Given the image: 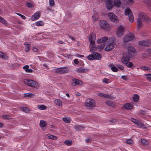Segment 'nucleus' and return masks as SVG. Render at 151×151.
I'll return each mask as SVG.
<instances>
[{
  "mask_svg": "<svg viewBox=\"0 0 151 151\" xmlns=\"http://www.w3.org/2000/svg\"><path fill=\"white\" fill-rule=\"evenodd\" d=\"M138 15L139 18L137 19V29H139L143 26V22L146 21L148 23H149L151 20L145 13L140 12L138 14Z\"/></svg>",
  "mask_w": 151,
  "mask_h": 151,
  "instance_id": "f257e3e1",
  "label": "nucleus"
},
{
  "mask_svg": "<svg viewBox=\"0 0 151 151\" xmlns=\"http://www.w3.org/2000/svg\"><path fill=\"white\" fill-rule=\"evenodd\" d=\"M24 82L28 86L32 87L37 88L39 86L37 83L32 80L25 79Z\"/></svg>",
  "mask_w": 151,
  "mask_h": 151,
  "instance_id": "f03ea898",
  "label": "nucleus"
},
{
  "mask_svg": "<svg viewBox=\"0 0 151 151\" xmlns=\"http://www.w3.org/2000/svg\"><path fill=\"white\" fill-rule=\"evenodd\" d=\"M125 15L128 16L129 21L132 23L134 21V17L132 11L129 8H127L124 12Z\"/></svg>",
  "mask_w": 151,
  "mask_h": 151,
  "instance_id": "7ed1b4c3",
  "label": "nucleus"
},
{
  "mask_svg": "<svg viewBox=\"0 0 151 151\" xmlns=\"http://www.w3.org/2000/svg\"><path fill=\"white\" fill-rule=\"evenodd\" d=\"M68 70V68L66 67L57 68L54 69V71L55 73L60 74L66 73Z\"/></svg>",
  "mask_w": 151,
  "mask_h": 151,
  "instance_id": "20e7f679",
  "label": "nucleus"
},
{
  "mask_svg": "<svg viewBox=\"0 0 151 151\" xmlns=\"http://www.w3.org/2000/svg\"><path fill=\"white\" fill-rule=\"evenodd\" d=\"M108 16L110 20L112 22L115 23L119 22L118 19L116 16L112 12H109L108 14Z\"/></svg>",
  "mask_w": 151,
  "mask_h": 151,
  "instance_id": "39448f33",
  "label": "nucleus"
},
{
  "mask_svg": "<svg viewBox=\"0 0 151 151\" xmlns=\"http://www.w3.org/2000/svg\"><path fill=\"white\" fill-rule=\"evenodd\" d=\"M99 24L103 29L105 30L108 29L109 27V25L107 22L104 20H101L99 22Z\"/></svg>",
  "mask_w": 151,
  "mask_h": 151,
  "instance_id": "423d86ee",
  "label": "nucleus"
},
{
  "mask_svg": "<svg viewBox=\"0 0 151 151\" xmlns=\"http://www.w3.org/2000/svg\"><path fill=\"white\" fill-rule=\"evenodd\" d=\"M134 38V36L132 33H130L126 35L124 38V42H127L133 40Z\"/></svg>",
  "mask_w": 151,
  "mask_h": 151,
  "instance_id": "0eeeda50",
  "label": "nucleus"
},
{
  "mask_svg": "<svg viewBox=\"0 0 151 151\" xmlns=\"http://www.w3.org/2000/svg\"><path fill=\"white\" fill-rule=\"evenodd\" d=\"M131 57V56L127 54H124L121 60L122 62L125 64H127L129 61Z\"/></svg>",
  "mask_w": 151,
  "mask_h": 151,
  "instance_id": "6e6552de",
  "label": "nucleus"
},
{
  "mask_svg": "<svg viewBox=\"0 0 151 151\" xmlns=\"http://www.w3.org/2000/svg\"><path fill=\"white\" fill-rule=\"evenodd\" d=\"M85 105L88 108L94 106V101L91 99H87L86 101Z\"/></svg>",
  "mask_w": 151,
  "mask_h": 151,
  "instance_id": "1a4fd4ad",
  "label": "nucleus"
},
{
  "mask_svg": "<svg viewBox=\"0 0 151 151\" xmlns=\"http://www.w3.org/2000/svg\"><path fill=\"white\" fill-rule=\"evenodd\" d=\"M124 28L122 26H120L117 28L116 31V34L118 37H121L124 32Z\"/></svg>",
  "mask_w": 151,
  "mask_h": 151,
  "instance_id": "9d476101",
  "label": "nucleus"
},
{
  "mask_svg": "<svg viewBox=\"0 0 151 151\" xmlns=\"http://www.w3.org/2000/svg\"><path fill=\"white\" fill-rule=\"evenodd\" d=\"M128 53L127 54L130 56L132 57L134 55L135 53L136 50L133 47H129L128 48Z\"/></svg>",
  "mask_w": 151,
  "mask_h": 151,
  "instance_id": "9b49d317",
  "label": "nucleus"
},
{
  "mask_svg": "<svg viewBox=\"0 0 151 151\" xmlns=\"http://www.w3.org/2000/svg\"><path fill=\"white\" fill-rule=\"evenodd\" d=\"M115 44V42H112L110 43L105 48L104 50L106 51H109L112 50L114 48Z\"/></svg>",
  "mask_w": 151,
  "mask_h": 151,
  "instance_id": "f8f14e48",
  "label": "nucleus"
},
{
  "mask_svg": "<svg viewBox=\"0 0 151 151\" xmlns=\"http://www.w3.org/2000/svg\"><path fill=\"white\" fill-rule=\"evenodd\" d=\"M90 51L91 52H93L96 50L97 47L95 44V42H90L89 45Z\"/></svg>",
  "mask_w": 151,
  "mask_h": 151,
  "instance_id": "ddd939ff",
  "label": "nucleus"
},
{
  "mask_svg": "<svg viewBox=\"0 0 151 151\" xmlns=\"http://www.w3.org/2000/svg\"><path fill=\"white\" fill-rule=\"evenodd\" d=\"M139 43L140 45L144 46H149L151 45V42L148 40L140 41Z\"/></svg>",
  "mask_w": 151,
  "mask_h": 151,
  "instance_id": "4468645a",
  "label": "nucleus"
},
{
  "mask_svg": "<svg viewBox=\"0 0 151 151\" xmlns=\"http://www.w3.org/2000/svg\"><path fill=\"white\" fill-rule=\"evenodd\" d=\"M40 13L39 12H35L31 17V19L32 21L37 20L40 17Z\"/></svg>",
  "mask_w": 151,
  "mask_h": 151,
  "instance_id": "2eb2a0df",
  "label": "nucleus"
},
{
  "mask_svg": "<svg viewBox=\"0 0 151 151\" xmlns=\"http://www.w3.org/2000/svg\"><path fill=\"white\" fill-rule=\"evenodd\" d=\"M96 37V34L94 32H92L89 36L88 40L89 42H95Z\"/></svg>",
  "mask_w": 151,
  "mask_h": 151,
  "instance_id": "dca6fc26",
  "label": "nucleus"
},
{
  "mask_svg": "<svg viewBox=\"0 0 151 151\" xmlns=\"http://www.w3.org/2000/svg\"><path fill=\"white\" fill-rule=\"evenodd\" d=\"M132 121L134 122L136 125H137L139 127L141 128H144L145 125L143 123L140 121L136 120V119L133 118L132 119Z\"/></svg>",
  "mask_w": 151,
  "mask_h": 151,
  "instance_id": "f3484780",
  "label": "nucleus"
},
{
  "mask_svg": "<svg viewBox=\"0 0 151 151\" xmlns=\"http://www.w3.org/2000/svg\"><path fill=\"white\" fill-rule=\"evenodd\" d=\"M108 38L106 36L103 37L97 40V42L98 43H101L104 42L106 41L107 40Z\"/></svg>",
  "mask_w": 151,
  "mask_h": 151,
  "instance_id": "a211bd4d",
  "label": "nucleus"
},
{
  "mask_svg": "<svg viewBox=\"0 0 151 151\" xmlns=\"http://www.w3.org/2000/svg\"><path fill=\"white\" fill-rule=\"evenodd\" d=\"M113 7V4L111 1V0H107L106 4V7L107 9L111 10Z\"/></svg>",
  "mask_w": 151,
  "mask_h": 151,
  "instance_id": "6ab92c4d",
  "label": "nucleus"
},
{
  "mask_svg": "<svg viewBox=\"0 0 151 151\" xmlns=\"http://www.w3.org/2000/svg\"><path fill=\"white\" fill-rule=\"evenodd\" d=\"M124 107L127 110H131L133 109V105L131 104L127 103L124 105Z\"/></svg>",
  "mask_w": 151,
  "mask_h": 151,
  "instance_id": "aec40b11",
  "label": "nucleus"
},
{
  "mask_svg": "<svg viewBox=\"0 0 151 151\" xmlns=\"http://www.w3.org/2000/svg\"><path fill=\"white\" fill-rule=\"evenodd\" d=\"M95 60H100L101 58V55L98 52H93Z\"/></svg>",
  "mask_w": 151,
  "mask_h": 151,
  "instance_id": "412c9836",
  "label": "nucleus"
},
{
  "mask_svg": "<svg viewBox=\"0 0 151 151\" xmlns=\"http://www.w3.org/2000/svg\"><path fill=\"white\" fill-rule=\"evenodd\" d=\"M54 103L55 104L59 106H62V102L59 99H55L54 101Z\"/></svg>",
  "mask_w": 151,
  "mask_h": 151,
  "instance_id": "4be33fe9",
  "label": "nucleus"
},
{
  "mask_svg": "<svg viewBox=\"0 0 151 151\" xmlns=\"http://www.w3.org/2000/svg\"><path fill=\"white\" fill-rule=\"evenodd\" d=\"M111 70L114 72H116L118 71V69L113 64H111L109 65Z\"/></svg>",
  "mask_w": 151,
  "mask_h": 151,
  "instance_id": "5701e85b",
  "label": "nucleus"
},
{
  "mask_svg": "<svg viewBox=\"0 0 151 151\" xmlns=\"http://www.w3.org/2000/svg\"><path fill=\"white\" fill-rule=\"evenodd\" d=\"M72 82L71 83L72 85L73 86H75L76 85L79 84V82L80 81L79 80L76 79H73L72 80Z\"/></svg>",
  "mask_w": 151,
  "mask_h": 151,
  "instance_id": "b1692460",
  "label": "nucleus"
},
{
  "mask_svg": "<svg viewBox=\"0 0 151 151\" xmlns=\"http://www.w3.org/2000/svg\"><path fill=\"white\" fill-rule=\"evenodd\" d=\"M24 45L25 46V51L26 52H27L29 51L30 48V45L28 44L27 42L24 43Z\"/></svg>",
  "mask_w": 151,
  "mask_h": 151,
  "instance_id": "393cba45",
  "label": "nucleus"
},
{
  "mask_svg": "<svg viewBox=\"0 0 151 151\" xmlns=\"http://www.w3.org/2000/svg\"><path fill=\"white\" fill-rule=\"evenodd\" d=\"M114 5L116 7H119L121 4V2L120 0H114Z\"/></svg>",
  "mask_w": 151,
  "mask_h": 151,
  "instance_id": "a878e982",
  "label": "nucleus"
},
{
  "mask_svg": "<svg viewBox=\"0 0 151 151\" xmlns=\"http://www.w3.org/2000/svg\"><path fill=\"white\" fill-rule=\"evenodd\" d=\"M98 96H100L103 97L107 99H110L111 98V97L110 95L103 93H99L98 94Z\"/></svg>",
  "mask_w": 151,
  "mask_h": 151,
  "instance_id": "bb28decb",
  "label": "nucleus"
},
{
  "mask_svg": "<svg viewBox=\"0 0 151 151\" xmlns=\"http://www.w3.org/2000/svg\"><path fill=\"white\" fill-rule=\"evenodd\" d=\"M63 120L65 123H70V122L71 119L70 117H66L63 118Z\"/></svg>",
  "mask_w": 151,
  "mask_h": 151,
  "instance_id": "cd10ccee",
  "label": "nucleus"
},
{
  "mask_svg": "<svg viewBox=\"0 0 151 151\" xmlns=\"http://www.w3.org/2000/svg\"><path fill=\"white\" fill-rule=\"evenodd\" d=\"M0 22L3 24H4L6 26L8 24L4 19L1 16H0Z\"/></svg>",
  "mask_w": 151,
  "mask_h": 151,
  "instance_id": "c85d7f7f",
  "label": "nucleus"
},
{
  "mask_svg": "<svg viewBox=\"0 0 151 151\" xmlns=\"http://www.w3.org/2000/svg\"><path fill=\"white\" fill-rule=\"evenodd\" d=\"M40 127H46V124L45 121L43 120H41L40 123Z\"/></svg>",
  "mask_w": 151,
  "mask_h": 151,
  "instance_id": "c756f323",
  "label": "nucleus"
},
{
  "mask_svg": "<svg viewBox=\"0 0 151 151\" xmlns=\"http://www.w3.org/2000/svg\"><path fill=\"white\" fill-rule=\"evenodd\" d=\"M88 69H85V68H77V71L79 73H82L87 71Z\"/></svg>",
  "mask_w": 151,
  "mask_h": 151,
  "instance_id": "7c9ffc66",
  "label": "nucleus"
},
{
  "mask_svg": "<svg viewBox=\"0 0 151 151\" xmlns=\"http://www.w3.org/2000/svg\"><path fill=\"white\" fill-rule=\"evenodd\" d=\"M35 24L37 26H42L44 25V23L41 21L36 22Z\"/></svg>",
  "mask_w": 151,
  "mask_h": 151,
  "instance_id": "2f4dec72",
  "label": "nucleus"
},
{
  "mask_svg": "<svg viewBox=\"0 0 151 151\" xmlns=\"http://www.w3.org/2000/svg\"><path fill=\"white\" fill-rule=\"evenodd\" d=\"M46 137L48 139H55L57 138L54 135L49 134H47L46 135Z\"/></svg>",
  "mask_w": 151,
  "mask_h": 151,
  "instance_id": "473e14b6",
  "label": "nucleus"
},
{
  "mask_svg": "<svg viewBox=\"0 0 151 151\" xmlns=\"http://www.w3.org/2000/svg\"><path fill=\"white\" fill-rule=\"evenodd\" d=\"M37 108L40 110H45L46 109V106L43 105H38L37 106Z\"/></svg>",
  "mask_w": 151,
  "mask_h": 151,
  "instance_id": "72a5a7b5",
  "label": "nucleus"
},
{
  "mask_svg": "<svg viewBox=\"0 0 151 151\" xmlns=\"http://www.w3.org/2000/svg\"><path fill=\"white\" fill-rule=\"evenodd\" d=\"M88 59L90 60H95V58H94V55L93 53L92 54L89 55L87 57Z\"/></svg>",
  "mask_w": 151,
  "mask_h": 151,
  "instance_id": "f704fd0d",
  "label": "nucleus"
},
{
  "mask_svg": "<svg viewBox=\"0 0 151 151\" xmlns=\"http://www.w3.org/2000/svg\"><path fill=\"white\" fill-rule=\"evenodd\" d=\"M83 127L82 126L79 125H77L74 126V128L76 131H79L81 130Z\"/></svg>",
  "mask_w": 151,
  "mask_h": 151,
  "instance_id": "c9c22d12",
  "label": "nucleus"
},
{
  "mask_svg": "<svg viewBox=\"0 0 151 151\" xmlns=\"http://www.w3.org/2000/svg\"><path fill=\"white\" fill-rule=\"evenodd\" d=\"M133 99L134 102H137L139 99V96L138 95L135 94L133 97Z\"/></svg>",
  "mask_w": 151,
  "mask_h": 151,
  "instance_id": "e433bc0d",
  "label": "nucleus"
},
{
  "mask_svg": "<svg viewBox=\"0 0 151 151\" xmlns=\"http://www.w3.org/2000/svg\"><path fill=\"white\" fill-rule=\"evenodd\" d=\"M140 69L143 70L150 71V68L146 66H143L140 67Z\"/></svg>",
  "mask_w": 151,
  "mask_h": 151,
  "instance_id": "4c0bfd02",
  "label": "nucleus"
},
{
  "mask_svg": "<svg viewBox=\"0 0 151 151\" xmlns=\"http://www.w3.org/2000/svg\"><path fill=\"white\" fill-rule=\"evenodd\" d=\"M64 143L66 145L68 146H70L72 144V141L71 140H66L65 142Z\"/></svg>",
  "mask_w": 151,
  "mask_h": 151,
  "instance_id": "58836bf2",
  "label": "nucleus"
},
{
  "mask_svg": "<svg viewBox=\"0 0 151 151\" xmlns=\"http://www.w3.org/2000/svg\"><path fill=\"white\" fill-rule=\"evenodd\" d=\"M24 96L26 97H32L33 96V94L32 93H25L24 94Z\"/></svg>",
  "mask_w": 151,
  "mask_h": 151,
  "instance_id": "ea45409f",
  "label": "nucleus"
},
{
  "mask_svg": "<svg viewBox=\"0 0 151 151\" xmlns=\"http://www.w3.org/2000/svg\"><path fill=\"white\" fill-rule=\"evenodd\" d=\"M110 80L106 78H104L102 80V82L104 83H109Z\"/></svg>",
  "mask_w": 151,
  "mask_h": 151,
  "instance_id": "a19ab883",
  "label": "nucleus"
},
{
  "mask_svg": "<svg viewBox=\"0 0 151 151\" xmlns=\"http://www.w3.org/2000/svg\"><path fill=\"white\" fill-rule=\"evenodd\" d=\"M49 5L50 7L54 6L55 4L54 0H49Z\"/></svg>",
  "mask_w": 151,
  "mask_h": 151,
  "instance_id": "79ce46f5",
  "label": "nucleus"
},
{
  "mask_svg": "<svg viewBox=\"0 0 151 151\" xmlns=\"http://www.w3.org/2000/svg\"><path fill=\"white\" fill-rule=\"evenodd\" d=\"M144 2L148 5L151 6V1L150 0H144Z\"/></svg>",
  "mask_w": 151,
  "mask_h": 151,
  "instance_id": "37998d69",
  "label": "nucleus"
},
{
  "mask_svg": "<svg viewBox=\"0 0 151 151\" xmlns=\"http://www.w3.org/2000/svg\"><path fill=\"white\" fill-rule=\"evenodd\" d=\"M141 142L142 143L145 145H146L148 144V143L147 141L145 139H142L141 140Z\"/></svg>",
  "mask_w": 151,
  "mask_h": 151,
  "instance_id": "c03bdc74",
  "label": "nucleus"
},
{
  "mask_svg": "<svg viewBox=\"0 0 151 151\" xmlns=\"http://www.w3.org/2000/svg\"><path fill=\"white\" fill-rule=\"evenodd\" d=\"M0 57L5 59H6L8 58L6 55L1 52H0Z\"/></svg>",
  "mask_w": 151,
  "mask_h": 151,
  "instance_id": "a18cd8bd",
  "label": "nucleus"
},
{
  "mask_svg": "<svg viewBox=\"0 0 151 151\" xmlns=\"http://www.w3.org/2000/svg\"><path fill=\"white\" fill-rule=\"evenodd\" d=\"M21 109L24 111L26 112H29V109L27 107H22L21 108Z\"/></svg>",
  "mask_w": 151,
  "mask_h": 151,
  "instance_id": "49530a36",
  "label": "nucleus"
},
{
  "mask_svg": "<svg viewBox=\"0 0 151 151\" xmlns=\"http://www.w3.org/2000/svg\"><path fill=\"white\" fill-rule=\"evenodd\" d=\"M125 143L128 144H130L133 143V140L132 139H129L125 141Z\"/></svg>",
  "mask_w": 151,
  "mask_h": 151,
  "instance_id": "de8ad7c7",
  "label": "nucleus"
},
{
  "mask_svg": "<svg viewBox=\"0 0 151 151\" xmlns=\"http://www.w3.org/2000/svg\"><path fill=\"white\" fill-rule=\"evenodd\" d=\"M92 18L93 20L94 21H95L97 20V19L98 18V15L97 14H96V15L93 14V15L92 16Z\"/></svg>",
  "mask_w": 151,
  "mask_h": 151,
  "instance_id": "09e8293b",
  "label": "nucleus"
},
{
  "mask_svg": "<svg viewBox=\"0 0 151 151\" xmlns=\"http://www.w3.org/2000/svg\"><path fill=\"white\" fill-rule=\"evenodd\" d=\"M148 80H151V74H145Z\"/></svg>",
  "mask_w": 151,
  "mask_h": 151,
  "instance_id": "8fccbe9b",
  "label": "nucleus"
},
{
  "mask_svg": "<svg viewBox=\"0 0 151 151\" xmlns=\"http://www.w3.org/2000/svg\"><path fill=\"white\" fill-rule=\"evenodd\" d=\"M2 117L5 119H10V117L9 116L6 115H2Z\"/></svg>",
  "mask_w": 151,
  "mask_h": 151,
  "instance_id": "3c124183",
  "label": "nucleus"
},
{
  "mask_svg": "<svg viewBox=\"0 0 151 151\" xmlns=\"http://www.w3.org/2000/svg\"><path fill=\"white\" fill-rule=\"evenodd\" d=\"M106 104L110 106H112L113 105V103H112L111 101H108L106 102Z\"/></svg>",
  "mask_w": 151,
  "mask_h": 151,
  "instance_id": "603ef678",
  "label": "nucleus"
},
{
  "mask_svg": "<svg viewBox=\"0 0 151 151\" xmlns=\"http://www.w3.org/2000/svg\"><path fill=\"white\" fill-rule=\"evenodd\" d=\"M127 66L128 68H130L133 66V64L131 62H130Z\"/></svg>",
  "mask_w": 151,
  "mask_h": 151,
  "instance_id": "864d4df0",
  "label": "nucleus"
},
{
  "mask_svg": "<svg viewBox=\"0 0 151 151\" xmlns=\"http://www.w3.org/2000/svg\"><path fill=\"white\" fill-rule=\"evenodd\" d=\"M26 4L27 6L29 8H31L32 7V4L29 2H27L26 3Z\"/></svg>",
  "mask_w": 151,
  "mask_h": 151,
  "instance_id": "5fc2aeb1",
  "label": "nucleus"
},
{
  "mask_svg": "<svg viewBox=\"0 0 151 151\" xmlns=\"http://www.w3.org/2000/svg\"><path fill=\"white\" fill-rule=\"evenodd\" d=\"M116 66L120 69L123 70L124 69V67L119 64L117 65Z\"/></svg>",
  "mask_w": 151,
  "mask_h": 151,
  "instance_id": "6e6d98bb",
  "label": "nucleus"
},
{
  "mask_svg": "<svg viewBox=\"0 0 151 151\" xmlns=\"http://www.w3.org/2000/svg\"><path fill=\"white\" fill-rule=\"evenodd\" d=\"M98 47L99 49H103L105 47V45L104 44H102L98 46Z\"/></svg>",
  "mask_w": 151,
  "mask_h": 151,
  "instance_id": "4d7b16f0",
  "label": "nucleus"
},
{
  "mask_svg": "<svg viewBox=\"0 0 151 151\" xmlns=\"http://www.w3.org/2000/svg\"><path fill=\"white\" fill-rule=\"evenodd\" d=\"M29 66L28 65H25V66H24L23 67V69L24 70H25V71H26V69H27L29 68Z\"/></svg>",
  "mask_w": 151,
  "mask_h": 151,
  "instance_id": "13d9d810",
  "label": "nucleus"
},
{
  "mask_svg": "<svg viewBox=\"0 0 151 151\" xmlns=\"http://www.w3.org/2000/svg\"><path fill=\"white\" fill-rule=\"evenodd\" d=\"M25 71L27 73H32L33 72V70L31 69H29L28 68L27 69H26V70Z\"/></svg>",
  "mask_w": 151,
  "mask_h": 151,
  "instance_id": "bf43d9fd",
  "label": "nucleus"
},
{
  "mask_svg": "<svg viewBox=\"0 0 151 151\" xmlns=\"http://www.w3.org/2000/svg\"><path fill=\"white\" fill-rule=\"evenodd\" d=\"M121 78L124 81L126 80L127 79V76H121Z\"/></svg>",
  "mask_w": 151,
  "mask_h": 151,
  "instance_id": "052dcab7",
  "label": "nucleus"
},
{
  "mask_svg": "<svg viewBox=\"0 0 151 151\" xmlns=\"http://www.w3.org/2000/svg\"><path fill=\"white\" fill-rule=\"evenodd\" d=\"M74 63L76 64H78V63L79 62H78V59H75L74 60Z\"/></svg>",
  "mask_w": 151,
  "mask_h": 151,
  "instance_id": "680f3d73",
  "label": "nucleus"
},
{
  "mask_svg": "<svg viewBox=\"0 0 151 151\" xmlns=\"http://www.w3.org/2000/svg\"><path fill=\"white\" fill-rule=\"evenodd\" d=\"M68 37L69 38L71 39L72 41H75V39L73 37H71L70 35H68Z\"/></svg>",
  "mask_w": 151,
  "mask_h": 151,
  "instance_id": "e2e57ef3",
  "label": "nucleus"
},
{
  "mask_svg": "<svg viewBox=\"0 0 151 151\" xmlns=\"http://www.w3.org/2000/svg\"><path fill=\"white\" fill-rule=\"evenodd\" d=\"M32 50L33 51L35 52H37L38 51V50L37 49V48H36L35 47H34L33 48Z\"/></svg>",
  "mask_w": 151,
  "mask_h": 151,
  "instance_id": "0e129e2a",
  "label": "nucleus"
},
{
  "mask_svg": "<svg viewBox=\"0 0 151 151\" xmlns=\"http://www.w3.org/2000/svg\"><path fill=\"white\" fill-rule=\"evenodd\" d=\"M20 17L22 19H25L26 18V17L23 15H21Z\"/></svg>",
  "mask_w": 151,
  "mask_h": 151,
  "instance_id": "69168bd1",
  "label": "nucleus"
},
{
  "mask_svg": "<svg viewBox=\"0 0 151 151\" xmlns=\"http://www.w3.org/2000/svg\"><path fill=\"white\" fill-rule=\"evenodd\" d=\"M58 43L61 44H62L63 43V41L61 40H59L58 42Z\"/></svg>",
  "mask_w": 151,
  "mask_h": 151,
  "instance_id": "338daca9",
  "label": "nucleus"
},
{
  "mask_svg": "<svg viewBox=\"0 0 151 151\" xmlns=\"http://www.w3.org/2000/svg\"><path fill=\"white\" fill-rule=\"evenodd\" d=\"M147 51L148 52L150 53L151 52V49L150 48L148 49H147Z\"/></svg>",
  "mask_w": 151,
  "mask_h": 151,
  "instance_id": "774afa93",
  "label": "nucleus"
}]
</instances>
